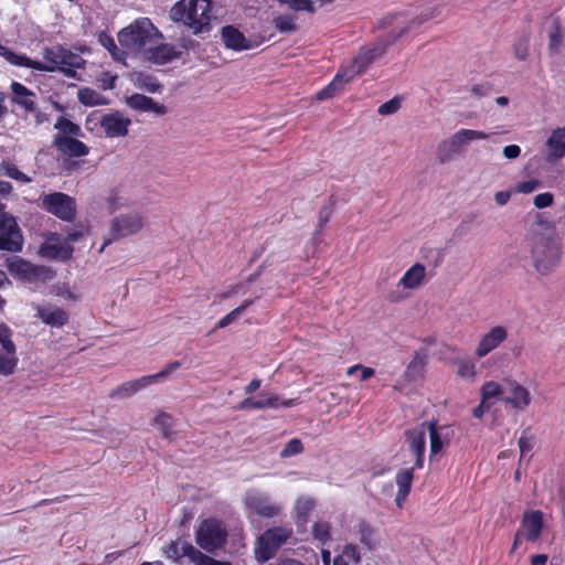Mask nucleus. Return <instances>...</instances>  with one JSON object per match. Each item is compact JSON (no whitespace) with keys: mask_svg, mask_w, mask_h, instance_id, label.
<instances>
[{"mask_svg":"<svg viewBox=\"0 0 565 565\" xmlns=\"http://www.w3.org/2000/svg\"><path fill=\"white\" fill-rule=\"evenodd\" d=\"M531 259L535 271L546 277L559 266L563 255L562 238L552 221L536 213L530 227Z\"/></svg>","mask_w":565,"mask_h":565,"instance_id":"f257e3e1","label":"nucleus"},{"mask_svg":"<svg viewBox=\"0 0 565 565\" xmlns=\"http://www.w3.org/2000/svg\"><path fill=\"white\" fill-rule=\"evenodd\" d=\"M43 57L45 63L33 61L25 55H18L15 65L45 72H54L58 70L68 77H75L76 68H82L85 64V61L81 55L73 53L61 45L44 47Z\"/></svg>","mask_w":565,"mask_h":565,"instance_id":"f03ea898","label":"nucleus"},{"mask_svg":"<svg viewBox=\"0 0 565 565\" xmlns=\"http://www.w3.org/2000/svg\"><path fill=\"white\" fill-rule=\"evenodd\" d=\"M211 0H180L170 10V18L174 22H182L193 34L211 30L212 13Z\"/></svg>","mask_w":565,"mask_h":565,"instance_id":"7ed1b4c3","label":"nucleus"},{"mask_svg":"<svg viewBox=\"0 0 565 565\" xmlns=\"http://www.w3.org/2000/svg\"><path fill=\"white\" fill-rule=\"evenodd\" d=\"M424 21L423 18L416 17L406 26H402L398 31H392L385 39H380L372 45L363 46L354 57L352 65L344 71L347 73L344 81L350 82L354 76L362 73L372 62L385 54L388 45Z\"/></svg>","mask_w":565,"mask_h":565,"instance_id":"20e7f679","label":"nucleus"},{"mask_svg":"<svg viewBox=\"0 0 565 565\" xmlns=\"http://www.w3.org/2000/svg\"><path fill=\"white\" fill-rule=\"evenodd\" d=\"M159 39H163L162 33L148 18L137 19L118 33L120 45L132 53L146 52Z\"/></svg>","mask_w":565,"mask_h":565,"instance_id":"39448f33","label":"nucleus"},{"mask_svg":"<svg viewBox=\"0 0 565 565\" xmlns=\"http://www.w3.org/2000/svg\"><path fill=\"white\" fill-rule=\"evenodd\" d=\"M145 223L146 220L139 212L124 213L113 217L109 222L108 237L105 238L98 252L103 253L107 245L139 233Z\"/></svg>","mask_w":565,"mask_h":565,"instance_id":"423d86ee","label":"nucleus"},{"mask_svg":"<svg viewBox=\"0 0 565 565\" xmlns=\"http://www.w3.org/2000/svg\"><path fill=\"white\" fill-rule=\"evenodd\" d=\"M227 535V530L223 522L210 518L200 523L195 532V542L204 551L213 553L224 546Z\"/></svg>","mask_w":565,"mask_h":565,"instance_id":"0eeeda50","label":"nucleus"},{"mask_svg":"<svg viewBox=\"0 0 565 565\" xmlns=\"http://www.w3.org/2000/svg\"><path fill=\"white\" fill-rule=\"evenodd\" d=\"M292 535V530L285 526H275L266 530L256 541L255 557L259 563L269 561L277 550Z\"/></svg>","mask_w":565,"mask_h":565,"instance_id":"6e6552de","label":"nucleus"},{"mask_svg":"<svg viewBox=\"0 0 565 565\" xmlns=\"http://www.w3.org/2000/svg\"><path fill=\"white\" fill-rule=\"evenodd\" d=\"M488 134L480 130L460 129L449 139L441 141L437 148V156L440 162H446L459 153L462 147L477 139H487Z\"/></svg>","mask_w":565,"mask_h":565,"instance_id":"1a4fd4ad","label":"nucleus"},{"mask_svg":"<svg viewBox=\"0 0 565 565\" xmlns=\"http://www.w3.org/2000/svg\"><path fill=\"white\" fill-rule=\"evenodd\" d=\"M41 200L43 209L60 220L72 222L75 218L76 203L72 196L63 192H54L44 194Z\"/></svg>","mask_w":565,"mask_h":565,"instance_id":"9d476101","label":"nucleus"},{"mask_svg":"<svg viewBox=\"0 0 565 565\" xmlns=\"http://www.w3.org/2000/svg\"><path fill=\"white\" fill-rule=\"evenodd\" d=\"M0 244H6L1 250L18 253L23 247V235L15 217L0 213Z\"/></svg>","mask_w":565,"mask_h":565,"instance_id":"9b49d317","label":"nucleus"},{"mask_svg":"<svg viewBox=\"0 0 565 565\" xmlns=\"http://www.w3.org/2000/svg\"><path fill=\"white\" fill-rule=\"evenodd\" d=\"M244 501L248 511L262 518L270 519L281 512L280 504L274 502L266 493L257 490L248 491Z\"/></svg>","mask_w":565,"mask_h":565,"instance_id":"f8f14e48","label":"nucleus"},{"mask_svg":"<svg viewBox=\"0 0 565 565\" xmlns=\"http://www.w3.org/2000/svg\"><path fill=\"white\" fill-rule=\"evenodd\" d=\"M32 308L35 311V317L51 328H62L68 322V312L56 305L50 302L32 303Z\"/></svg>","mask_w":565,"mask_h":565,"instance_id":"ddd939ff","label":"nucleus"},{"mask_svg":"<svg viewBox=\"0 0 565 565\" xmlns=\"http://www.w3.org/2000/svg\"><path fill=\"white\" fill-rule=\"evenodd\" d=\"M77 138L78 137L54 135L52 147L63 156L71 158L85 157L89 153V147Z\"/></svg>","mask_w":565,"mask_h":565,"instance_id":"4468645a","label":"nucleus"},{"mask_svg":"<svg viewBox=\"0 0 565 565\" xmlns=\"http://www.w3.org/2000/svg\"><path fill=\"white\" fill-rule=\"evenodd\" d=\"M99 124L108 138H119L128 135V128L131 125V120L122 113L114 111L104 115L100 118Z\"/></svg>","mask_w":565,"mask_h":565,"instance_id":"2eb2a0df","label":"nucleus"},{"mask_svg":"<svg viewBox=\"0 0 565 565\" xmlns=\"http://www.w3.org/2000/svg\"><path fill=\"white\" fill-rule=\"evenodd\" d=\"M409 452L415 457L414 467L422 468L426 448V424L405 431Z\"/></svg>","mask_w":565,"mask_h":565,"instance_id":"dca6fc26","label":"nucleus"},{"mask_svg":"<svg viewBox=\"0 0 565 565\" xmlns=\"http://www.w3.org/2000/svg\"><path fill=\"white\" fill-rule=\"evenodd\" d=\"M508 338V330L502 326L492 327L487 333H484L476 350L475 355L478 359L484 358L491 351L499 348Z\"/></svg>","mask_w":565,"mask_h":565,"instance_id":"f3484780","label":"nucleus"},{"mask_svg":"<svg viewBox=\"0 0 565 565\" xmlns=\"http://www.w3.org/2000/svg\"><path fill=\"white\" fill-rule=\"evenodd\" d=\"M221 39L226 49L233 51L252 50L258 46L260 42H254L247 39L236 26L225 25L221 29Z\"/></svg>","mask_w":565,"mask_h":565,"instance_id":"a211bd4d","label":"nucleus"},{"mask_svg":"<svg viewBox=\"0 0 565 565\" xmlns=\"http://www.w3.org/2000/svg\"><path fill=\"white\" fill-rule=\"evenodd\" d=\"M296 403V399H281L277 394H264L259 395L258 399H254L252 397H247L243 399L238 408L239 409H264V408H278L282 407H291Z\"/></svg>","mask_w":565,"mask_h":565,"instance_id":"6ab92c4d","label":"nucleus"},{"mask_svg":"<svg viewBox=\"0 0 565 565\" xmlns=\"http://www.w3.org/2000/svg\"><path fill=\"white\" fill-rule=\"evenodd\" d=\"M126 105L136 111L153 114L157 117L168 114V107L164 104L143 94L136 93L127 97Z\"/></svg>","mask_w":565,"mask_h":565,"instance_id":"aec40b11","label":"nucleus"},{"mask_svg":"<svg viewBox=\"0 0 565 565\" xmlns=\"http://www.w3.org/2000/svg\"><path fill=\"white\" fill-rule=\"evenodd\" d=\"M505 394L502 402L512 405L519 411L525 409L531 403V395L527 388L515 381H505Z\"/></svg>","mask_w":565,"mask_h":565,"instance_id":"412c9836","label":"nucleus"},{"mask_svg":"<svg viewBox=\"0 0 565 565\" xmlns=\"http://www.w3.org/2000/svg\"><path fill=\"white\" fill-rule=\"evenodd\" d=\"M10 88L12 92V104L21 107L28 114L36 110L38 96L34 92L19 82H12Z\"/></svg>","mask_w":565,"mask_h":565,"instance_id":"4be33fe9","label":"nucleus"},{"mask_svg":"<svg viewBox=\"0 0 565 565\" xmlns=\"http://www.w3.org/2000/svg\"><path fill=\"white\" fill-rule=\"evenodd\" d=\"M546 161L554 163L565 156V127L553 130L546 141Z\"/></svg>","mask_w":565,"mask_h":565,"instance_id":"5701e85b","label":"nucleus"},{"mask_svg":"<svg viewBox=\"0 0 565 565\" xmlns=\"http://www.w3.org/2000/svg\"><path fill=\"white\" fill-rule=\"evenodd\" d=\"M426 430L429 433L430 439V456L437 455L445 445L449 444V427L448 426H438L437 422H426Z\"/></svg>","mask_w":565,"mask_h":565,"instance_id":"b1692460","label":"nucleus"},{"mask_svg":"<svg viewBox=\"0 0 565 565\" xmlns=\"http://www.w3.org/2000/svg\"><path fill=\"white\" fill-rule=\"evenodd\" d=\"M148 60L154 64H167L181 56V51L172 44L163 43L157 46L149 45L146 50Z\"/></svg>","mask_w":565,"mask_h":565,"instance_id":"393cba45","label":"nucleus"},{"mask_svg":"<svg viewBox=\"0 0 565 565\" xmlns=\"http://www.w3.org/2000/svg\"><path fill=\"white\" fill-rule=\"evenodd\" d=\"M152 384V377L149 375L141 376L137 380L127 381L109 393L110 398H128L139 392L142 388L148 387Z\"/></svg>","mask_w":565,"mask_h":565,"instance_id":"a878e982","label":"nucleus"},{"mask_svg":"<svg viewBox=\"0 0 565 565\" xmlns=\"http://www.w3.org/2000/svg\"><path fill=\"white\" fill-rule=\"evenodd\" d=\"M9 271L12 276L29 282L35 280L41 274V269L38 266L22 258L11 262L9 264Z\"/></svg>","mask_w":565,"mask_h":565,"instance_id":"bb28decb","label":"nucleus"},{"mask_svg":"<svg viewBox=\"0 0 565 565\" xmlns=\"http://www.w3.org/2000/svg\"><path fill=\"white\" fill-rule=\"evenodd\" d=\"M415 467L401 469L395 477L396 484L398 487L396 497H395V503L398 508H402L409 491L412 488V482L414 479V471Z\"/></svg>","mask_w":565,"mask_h":565,"instance_id":"cd10ccee","label":"nucleus"},{"mask_svg":"<svg viewBox=\"0 0 565 565\" xmlns=\"http://www.w3.org/2000/svg\"><path fill=\"white\" fill-rule=\"evenodd\" d=\"M543 526V515L540 511L531 512L523 519V527L527 541L534 542L539 539Z\"/></svg>","mask_w":565,"mask_h":565,"instance_id":"c85d7f7f","label":"nucleus"},{"mask_svg":"<svg viewBox=\"0 0 565 565\" xmlns=\"http://www.w3.org/2000/svg\"><path fill=\"white\" fill-rule=\"evenodd\" d=\"M183 553L195 565H230L227 562H221L196 550L191 543L183 542Z\"/></svg>","mask_w":565,"mask_h":565,"instance_id":"c756f323","label":"nucleus"},{"mask_svg":"<svg viewBox=\"0 0 565 565\" xmlns=\"http://www.w3.org/2000/svg\"><path fill=\"white\" fill-rule=\"evenodd\" d=\"M425 277V267L416 263L399 280V285L407 289L417 288L424 280Z\"/></svg>","mask_w":565,"mask_h":565,"instance_id":"7c9ffc66","label":"nucleus"},{"mask_svg":"<svg viewBox=\"0 0 565 565\" xmlns=\"http://www.w3.org/2000/svg\"><path fill=\"white\" fill-rule=\"evenodd\" d=\"M45 257L67 260L72 257L73 247L67 243H50L42 247Z\"/></svg>","mask_w":565,"mask_h":565,"instance_id":"2f4dec72","label":"nucleus"},{"mask_svg":"<svg viewBox=\"0 0 565 565\" xmlns=\"http://www.w3.org/2000/svg\"><path fill=\"white\" fill-rule=\"evenodd\" d=\"M356 533L360 543L367 550H372L375 545V529L365 520H360L356 524Z\"/></svg>","mask_w":565,"mask_h":565,"instance_id":"473e14b6","label":"nucleus"},{"mask_svg":"<svg viewBox=\"0 0 565 565\" xmlns=\"http://www.w3.org/2000/svg\"><path fill=\"white\" fill-rule=\"evenodd\" d=\"M54 128L58 131L56 135L84 137V132L81 126L64 116L57 118L56 122L54 124Z\"/></svg>","mask_w":565,"mask_h":565,"instance_id":"72a5a7b5","label":"nucleus"},{"mask_svg":"<svg viewBox=\"0 0 565 565\" xmlns=\"http://www.w3.org/2000/svg\"><path fill=\"white\" fill-rule=\"evenodd\" d=\"M77 98L81 104L89 107L107 104V99L102 94L88 87L81 88Z\"/></svg>","mask_w":565,"mask_h":565,"instance_id":"f704fd0d","label":"nucleus"},{"mask_svg":"<svg viewBox=\"0 0 565 565\" xmlns=\"http://www.w3.org/2000/svg\"><path fill=\"white\" fill-rule=\"evenodd\" d=\"M345 77L347 73L344 72L337 74L334 79L328 86L317 93V99L323 100L333 97L339 90L342 89L343 84L347 83L344 81Z\"/></svg>","mask_w":565,"mask_h":565,"instance_id":"c9c22d12","label":"nucleus"},{"mask_svg":"<svg viewBox=\"0 0 565 565\" xmlns=\"http://www.w3.org/2000/svg\"><path fill=\"white\" fill-rule=\"evenodd\" d=\"M98 42L103 45L113 56L114 60L122 62L126 57V53L124 50L117 47L114 39L108 35L106 32L102 31L98 34Z\"/></svg>","mask_w":565,"mask_h":565,"instance_id":"e433bc0d","label":"nucleus"},{"mask_svg":"<svg viewBox=\"0 0 565 565\" xmlns=\"http://www.w3.org/2000/svg\"><path fill=\"white\" fill-rule=\"evenodd\" d=\"M480 394L481 399L488 403L490 398L505 394V382L503 384H499L494 381L486 382L480 388Z\"/></svg>","mask_w":565,"mask_h":565,"instance_id":"4c0bfd02","label":"nucleus"},{"mask_svg":"<svg viewBox=\"0 0 565 565\" xmlns=\"http://www.w3.org/2000/svg\"><path fill=\"white\" fill-rule=\"evenodd\" d=\"M316 500L310 497H300L295 504V511L298 519L307 521L309 513L315 509Z\"/></svg>","mask_w":565,"mask_h":565,"instance_id":"58836bf2","label":"nucleus"},{"mask_svg":"<svg viewBox=\"0 0 565 565\" xmlns=\"http://www.w3.org/2000/svg\"><path fill=\"white\" fill-rule=\"evenodd\" d=\"M254 303V300L246 299L241 306L224 316L217 323L216 329H222L233 323L249 306Z\"/></svg>","mask_w":565,"mask_h":565,"instance_id":"ea45409f","label":"nucleus"},{"mask_svg":"<svg viewBox=\"0 0 565 565\" xmlns=\"http://www.w3.org/2000/svg\"><path fill=\"white\" fill-rule=\"evenodd\" d=\"M11 337H12V331L10 330V328L7 324L1 323L0 324L1 350L4 353L11 354V355H17L15 344L13 343Z\"/></svg>","mask_w":565,"mask_h":565,"instance_id":"a19ab883","label":"nucleus"},{"mask_svg":"<svg viewBox=\"0 0 565 565\" xmlns=\"http://www.w3.org/2000/svg\"><path fill=\"white\" fill-rule=\"evenodd\" d=\"M19 359L17 355H11L0 351V375L8 376L14 373L18 366Z\"/></svg>","mask_w":565,"mask_h":565,"instance_id":"79ce46f5","label":"nucleus"},{"mask_svg":"<svg viewBox=\"0 0 565 565\" xmlns=\"http://www.w3.org/2000/svg\"><path fill=\"white\" fill-rule=\"evenodd\" d=\"M563 45V33L561 25L557 21L553 22V25L548 32V50L551 52H557Z\"/></svg>","mask_w":565,"mask_h":565,"instance_id":"37998d69","label":"nucleus"},{"mask_svg":"<svg viewBox=\"0 0 565 565\" xmlns=\"http://www.w3.org/2000/svg\"><path fill=\"white\" fill-rule=\"evenodd\" d=\"M425 366V355L416 352L413 360L409 362L406 369V375L411 380H415L417 376L422 375Z\"/></svg>","mask_w":565,"mask_h":565,"instance_id":"c03bdc74","label":"nucleus"},{"mask_svg":"<svg viewBox=\"0 0 565 565\" xmlns=\"http://www.w3.org/2000/svg\"><path fill=\"white\" fill-rule=\"evenodd\" d=\"M275 28L281 33H291L296 31V24L291 17L279 15L273 20Z\"/></svg>","mask_w":565,"mask_h":565,"instance_id":"a18cd8bd","label":"nucleus"},{"mask_svg":"<svg viewBox=\"0 0 565 565\" xmlns=\"http://www.w3.org/2000/svg\"><path fill=\"white\" fill-rule=\"evenodd\" d=\"M162 550H163L164 555L169 559L177 561L183 556H186V554L183 553V542L180 543L178 541H171Z\"/></svg>","mask_w":565,"mask_h":565,"instance_id":"49530a36","label":"nucleus"},{"mask_svg":"<svg viewBox=\"0 0 565 565\" xmlns=\"http://www.w3.org/2000/svg\"><path fill=\"white\" fill-rule=\"evenodd\" d=\"M312 535L320 543L324 544L330 540V524L328 522H316L312 525Z\"/></svg>","mask_w":565,"mask_h":565,"instance_id":"de8ad7c7","label":"nucleus"},{"mask_svg":"<svg viewBox=\"0 0 565 565\" xmlns=\"http://www.w3.org/2000/svg\"><path fill=\"white\" fill-rule=\"evenodd\" d=\"M302 450H303V445H302L301 440L298 438H292L285 445L282 450L280 451V457L289 458L291 456L301 454Z\"/></svg>","mask_w":565,"mask_h":565,"instance_id":"09e8293b","label":"nucleus"},{"mask_svg":"<svg viewBox=\"0 0 565 565\" xmlns=\"http://www.w3.org/2000/svg\"><path fill=\"white\" fill-rule=\"evenodd\" d=\"M280 3L288 6L295 11L315 12L313 3L311 0H278Z\"/></svg>","mask_w":565,"mask_h":565,"instance_id":"8fccbe9b","label":"nucleus"},{"mask_svg":"<svg viewBox=\"0 0 565 565\" xmlns=\"http://www.w3.org/2000/svg\"><path fill=\"white\" fill-rule=\"evenodd\" d=\"M4 174L11 179L20 181L22 183L31 182V178H29L25 173L19 170V168L14 164L7 163L2 166Z\"/></svg>","mask_w":565,"mask_h":565,"instance_id":"3c124183","label":"nucleus"},{"mask_svg":"<svg viewBox=\"0 0 565 565\" xmlns=\"http://www.w3.org/2000/svg\"><path fill=\"white\" fill-rule=\"evenodd\" d=\"M401 108V98L398 96L393 97L388 102H385L377 108V113L382 116L393 115Z\"/></svg>","mask_w":565,"mask_h":565,"instance_id":"603ef678","label":"nucleus"},{"mask_svg":"<svg viewBox=\"0 0 565 565\" xmlns=\"http://www.w3.org/2000/svg\"><path fill=\"white\" fill-rule=\"evenodd\" d=\"M529 43H530L529 36H522L514 44L513 51H514V55L518 60H520V61L526 60V57L529 55Z\"/></svg>","mask_w":565,"mask_h":565,"instance_id":"864d4df0","label":"nucleus"},{"mask_svg":"<svg viewBox=\"0 0 565 565\" xmlns=\"http://www.w3.org/2000/svg\"><path fill=\"white\" fill-rule=\"evenodd\" d=\"M171 416L166 413L159 414L154 419L156 425L162 431L164 437L171 436Z\"/></svg>","mask_w":565,"mask_h":565,"instance_id":"5fc2aeb1","label":"nucleus"},{"mask_svg":"<svg viewBox=\"0 0 565 565\" xmlns=\"http://www.w3.org/2000/svg\"><path fill=\"white\" fill-rule=\"evenodd\" d=\"M180 366H181L180 361L170 362L162 371H160L156 374H151V375H149V377H152V384H153L157 381L164 379L167 375L171 374L172 372L178 370Z\"/></svg>","mask_w":565,"mask_h":565,"instance_id":"6e6d98bb","label":"nucleus"},{"mask_svg":"<svg viewBox=\"0 0 565 565\" xmlns=\"http://www.w3.org/2000/svg\"><path fill=\"white\" fill-rule=\"evenodd\" d=\"M541 185V182L536 179L519 182L515 186V191L519 193H531Z\"/></svg>","mask_w":565,"mask_h":565,"instance_id":"4d7b16f0","label":"nucleus"},{"mask_svg":"<svg viewBox=\"0 0 565 565\" xmlns=\"http://www.w3.org/2000/svg\"><path fill=\"white\" fill-rule=\"evenodd\" d=\"M554 201V195L550 192L540 193L534 196L533 203L537 209L551 206Z\"/></svg>","mask_w":565,"mask_h":565,"instance_id":"13d9d810","label":"nucleus"},{"mask_svg":"<svg viewBox=\"0 0 565 565\" xmlns=\"http://www.w3.org/2000/svg\"><path fill=\"white\" fill-rule=\"evenodd\" d=\"M534 440L531 436L526 434V431H523L521 437L519 438V448L521 452V459L523 456H525L527 452H530L533 448Z\"/></svg>","mask_w":565,"mask_h":565,"instance_id":"bf43d9fd","label":"nucleus"},{"mask_svg":"<svg viewBox=\"0 0 565 565\" xmlns=\"http://www.w3.org/2000/svg\"><path fill=\"white\" fill-rule=\"evenodd\" d=\"M332 214V207L331 205H323L318 215V230L316 234H319L322 227L329 222Z\"/></svg>","mask_w":565,"mask_h":565,"instance_id":"052dcab7","label":"nucleus"},{"mask_svg":"<svg viewBox=\"0 0 565 565\" xmlns=\"http://www.w3.org/2000/svg\"><path fill=\"white\" fill-rule=\"evenodd\" d=\"M458 374L462 377H472L475 376V364L469 360H463L459 362Z\"/></svg>","mask_w":565,"mask_h":565,"instance_id":"680f3d73","label":"nucleus"},{"mask_svg":"<svg viewBox=\"0 0 565 565\" xmlns=\"http://www.w3.org/2000/svg\"><path fill=\"white\" fill-rule=\"evenodd\" d=\"M343 555L356 564L361 562L360 552L358 551V547L353 544H348L344 546Z\"/></svg>","mask_w":565,"mask_h":565,"instance_id":"e2e57ef3","label":"nucleus"},{"mask_svg":"<svg viewBox=\"0 0 565 565\" xmlns=\"http://www.w3.org/2000/svg\"><path fill=\"white\" fill-rule=\"evenodd\" d=\"M120 200H121V198L115 192H111L108 195L107 205H108L109 212H115L118 207L124 205V203Z\"/></svg>","mask_w":565,"mask_h":565,"instance_id":"0e129e2a","label":"nucleus"},{"mask_svg":"<svg viewBox=\"0 0 565 565\" xmlns=\"http://www.w3.org/2000/svg\"><path fill=\"white\" fill-rule=\"evenodd\" d=\"M471 94L475 96H487L490 94L491 87L488 84H477L471 87Z\"/></svg>","mask_w":565,"mask_h":565,"instance_id":"69168bd1","label":"nucleus"},{"mask_svg":"<svg viewBox=\"0 0 565 565\" xmlns=\"http://www.w3.org/2000/svg\"><path fill=\"white\" fill-rule=\"evenodd\" d=\"M520 153H521V149L516 145H509L503 148V156L507 159H515L520 156Z\"/></svg>","mask_w":565,"mask_h":565,"instance_id":"338daca9","label":"nucleus"},{"mask_svg":"<svg viewBox=\"0 0 565 565\" xmlns=\"http://www.w3.org/2000/svg\"><path fill=\"white\" fill-rule=\"evenodd\" d=\"M141 87L145 88L149 93H157L160 90L161 84H159L158 82L153 81L150 77H147L143 81V83L141 84Z\"/></svg>","mask_w":565,"mask_h":565,"instance_id":"774afa93","label":"nucleus"}]
</instances>
